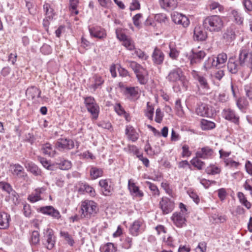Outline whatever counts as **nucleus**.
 Wrapping results in <instances>:
<instances>
[{
  "mask_svg": "<svg viewBox=\"0 0 252 252\" xmlns=\"http://www.w3.org/2000/svg\"><path fill=\"white\" fill-rule=\"evenodd\" d=\"M235 37V29L233 26L227 28L222 35V38L228 42L233 41Z\"/></svg>",
  "mask_w": 252,
  "mask_h": 252,
  "instance_id": "nucleus-29",
  "label": "nucleus"
},
{
  "mask_svg": "<svg viewBox=\"0 0 252 252\" xmlns=\"http://www.w3.org/2000/svg\"><path fill=\"white\" fill-rule=\"evenodd\" d=\"M55 147L59 151L69 150L74 148V143L71 139L60 138L56 142Z\"/></svg>",
  "mask_w": 252,
  "mask_h": 252,
  "instance_id": "nucleus-6",
  "label": "nucleus"
},
{
  "mask_svg": "<svg viewBox=\"0 0 252 252\" xmlns=\"http://www.w3.org/2000/svg\"><path fill=\"white\" fill-rule=\"evenodd\" d=\"M161 187L165 190L166 193L171 197L173 196V192L172 189L170 188L169 184L167 182H162L161 184Z\"/></svg>",
  "mask_w": 252,
  "mask_h": 252,
  "instance_id": "nucleus-59",
  "label": "nucleus"
},
{
  "mask_svg": "<svg viewBox=\"0 0 252 252\" xmlns=\"http://www.w3.org/2000/svg\"><path fill=\"white\" fill-rule=\"evenodd\" d=\"M195 112L197 115L201 117H212L214 115L211 107L205 103L198 105L196 108Z\"/></svg>",
  "mask_w": 252,
  "mask_h": 252,
  "instance_id": "nucleus-8",
  "label": "nucleus"
},
{
  "mask_svg": "<svg viewBox=\"0 0 252 252\" xmlns=\"http://www.w3.org/2000/svg\"><path fill=\"white\" fill-rule=\"evenodd\" d=\"M125 134L128 139L132 142H135L139 138V134L133 126L129 125L126 126Z\"/></svg>",
  "mask_w": 252,
  "mask_h": 252,
  "instance_id": "nucleus-25",
  "label": "nucleus"
},
{
  "mask_svg": "<svg viewBox=\"0 0 252 252\" xmlns=\"http://www.w3.org/2000/svg\"><path fill=\"white\" fill-rule=\"evenodd\" d=\"M40 51L44 55H49L52 53V49L50 45L47 44H44L41 47Z\"/></svg>",
  "mask_w": 252,
  "mask_h": 252,
  "instance_id": "nucleus-62",
  "label": "nucleus"
},
{
  "mask_svg": "<svg viewBox=\"0 0 252 252\" xmlns=\"http://www.w3.org/2000/svg\"><path fill=\"white\" fill-rule=\"evenodd\" d=\"M220 168L215 165H210L205 169L207 174L209 175H215L220 172Z\"/></svg>",
  "mask_w": 252,
  "mask_h": 252,
  "instance_id": "nucleus-47",
  "label": "nucleus"
},
{
  "mask_svg": "<svg viewBox=\"0 0 252 252\" xmlns=\"http://www.w3.org/2000/svg\"><path fill=\"white\" fill-rule=\"evenodd\" d=\"M145 184L148 187L149 189L151 191L153 196L156 197L159 195V190L156 185L149 181H146L145 182Z\"/></svg>",
  "mask_w": 252,
  "mask_h": 252,
  "instance_id": "nucleus-45",
  "label": "nucleus"
},
{
  "mask_svg": "<svg viewBox=\"0 0 252 252\" xmlns=\"http://www.w3.org/2000/svg\"><path fill=\"white\" fill-rule=\"evenodd\" d=\"M40 212L44 215L51 216L56 219H59L61 217L59 211L52 206L41 207L40 208Z\"/></svg>",
  "mask_w": 252,
  "mask_h": 252,
  "instance_id": "nucleus-15",
  "label": "nucleus"
},
{
  "mask_svg": "<svg viewBox=\"0 0 252 252\" xmlns=\"http://www.w3.org/2000/svg\"><path fill=\"white\" fill-rule=\"evenodd\" d=\"M43 244L48 250H51L55 244V238L53 231L51 229H47L44 235Z\"/></svg>",
  "mask_w": 252,
  "mask_h": 252,
  "instance_id": "nucleus-9",
  "label": "nucleus"
},
{
  "mask_svg": "<svg viewBox=\"0 0 252 252\" xmlns=\"http://www.w3.org/2000/svg\"><path fill=\"white\" fill-rule=\"evenodd\" d=\"M199 157L195 156L191 160V164L198 170H201L205 166V162L201 161Z\"/></svg>",
  "mask_w": 252,
  "mask_h": 252,
  "instance_id": "nucleus-41",
  "label": "nucleus"
},
{
  "mask_svg": "<svg viewBox=\"0 0 252 252\" xmlns=\"http://www.w3.org/2000/svg\"><path fill=\"white\" fill-rule=\"evenodd\" d=\"M155 20L160 23H165L167 20V17L165 14H157L155 16Z\"/></svg>",
  "mask_w": 252,
  "mask_h": 252,
  "instance_id": "nucleus-64",
  "label": "nucleus"
},
{
  "mask_svg": "<svg viewBox=\"0 0 252 252\" xmlns=\"http://www.w3.org/2000/svg\"><path fill=\"white\" fill-rule=\"evenodd\" d=\"M242 3L247 12L252 11V0H242Z\"/></svg>",
  "mask_w": 252,
  "mask_h": 252,
  "instance_id": "nucleus-58",
  "label": "nucleus"
},
{
  "mask_svg": "<svg viewBox=\"0 0 252 252\" xmlns=\"http://www.w3.org/2000/svg\"><path fill=\"white\" fill-rule=\"evenodd\" d=\"M239 60L241 65H243L245 62L248 61V66L252 69V53L241 51L239 54Z\"/></svg>",
  "mask_w": 252,
  "mask_h": 252,
  "instance_id": "nucleus-20",
  "label": "nucleus"
},
{
  "mask_svg": "<svg viewBox=\"0 0 252 252\" xmlns=\"http://www.w3.org/2000/svg\"><path fill=\"white\" fill-rule=\"evenodd\" d=\"M201 127L202 130H210L215 127V124L210 121L205 119H202L200 122Z\"/></svg>",
  "mask_w": 252,
  "mask_h": 252,
  "instance_id": "nucleus-38",
  "label": "nucleus"
},
{
  "mask_svg": "<svg viewBox=\"0 0 252 252\" xmlns=\"http://www.w3.org/2000/svg\"><path fill=\"white\" fill-rule=\"evenodd\" d=\"M191 74L193 78L198 81L200 86L203 89H209V85L206 78L204 76L201 75L198 72L194 70L191 71Z\"/></svg>",
  "mask_w": 252,
  "mask_h": 252,
  "instance_id": "nucleus-19",
  "label": "nucleus"
},
{
  "mask_svg": "<svg viewBox=\"0 0 252 252\" xmlns=\"http://www.w3.org/2000/svg\"><path fill=\"white\" fill-rule=\"evenodd\" d=\"M207 37V32L200 27H195L194 29L193 39L196 41H204Z\"/></svg>",
  "mask_w": 252,
  "mask_h": 252,
  "instance_id": "nucleus-26",
  "label": "nucleus"
},
{
  "mask_svg": "<svg viewBox=\"0 0 252 252\" xmlns=\"http://www.w3.org/2000/svg\"><path fill=\"white\" fill-rule=\"evenodd\" d=\"M166 79L170 83L181 82L183 85L186 81V76L180 67H175L171 69L166 76Z\"/></svg>",
  "mask_w": 252,
  "mask_h": 252,
  "instance_id": "nucleus-5",
  "label": "nucleus"
},
{
  "mask_svg": "<svg viewBox=\"0 0 252 252\" xmlns=\"http://www.w3.org/2000/svg\"><path fill=\"white\" fill-rule=\"evenodd\" d=\"M216 58L214 56H211L209 57L204 63L203 68L205 70L207 71L212 67H218L217 65H216L215 62Z\"/></svg>",
  "mask_w": 252,
  "mask_h": 252,
  "instance_id": "nucleus-36",
  "label": "nucleus"
},
{
  "mask_svg": "<svg viewBox=\"0 0 252 252\" xmlns=\"http://www.w3.org/2000/svg\"><path fill=\"white\" fill-rule=\"evenodd\" d=\"M43 9L45 12L46 18L47 19V20L52 19L54 15V13L53 12L54 10L53 8L51 7L50 4L48 3L45 2L43 5Z\"/></svg>",
  "mask_w": 252,
  "mask_h": 252,
  "instance_id": "nucleus-39",
  "label": "nucleus"
},
{
  "mask_svg": "<svg viewBox=\"0 0 252 252\" xmlns=\"http://www.w3.org/2000/svg\"><path fill=\"white\" fill-rule=\"evenodd\" d=\"M104 82L102 78L98 75H94L89 80V88L95 91Z\"/></svg>",
  "mask_w": 252,
  "mask_h": 252,
  "instance_id": "nucleus-21",
  "label": "nucleus"
},
{
  "mask_svg": "<svg viewBox=\"0 0 252 252\" xmlns=\"http://www.w3.org/2000/svg\"><path fill=\"white\" fill-rule=\"evenodd\" d=\"M215 58H216V65H217L218 67H222L227 60V56L226 54L224 53L219 54L218 56L215 57Z\"/></svg>",
  "mask_w": 252,
  "mask_h": 252,
  "instance_id": "nucleus-35",
  "label": "nucleus"
},
{
  "mask_svg": "<svg viewBox=\"0 0 252 252\" xmlns=\"http://www.w3.org/2000/svg\"><path fill=\"white\" fill-rule=\"evenodd\" d=\"M145 116L150 120H153V115L154 113V108L151 104L150 102H148L147 103V108L145 110Z\"/></svg>",
  "mask_w": 252,
  "mask_h": 252,
  "instance_id": "nucleus-44",
  "label": "nucleus"
},
{
  "mask_svg": "<svg viewBox=\"0 0 252 252\" xmlns=\"http://www.w3.org/2000/svg\"><path fill=\"white\" fill-rule=\"evenodd\" d=\"M209 8L211 10H214L218 9V11L221 12L223 10V7L221 5L219 2L213 1L209 5Z\"/></svg>",
  "mask_w": 252,
  "mask_h": 252,
  "instance_id": "nucleus-56",
  "label": "nucleus"
},
{
  "mask_svg": "<svg viewBox=\"0 0 252 252\" xmlns=\"http://www.w3.org/2000/svg\"><path fill=\"white\" fill-rule=\"evenodd\" d=\"M174 224L178 227H183L186 225V219L181 212H175L171 217Z\"/></svg>",
  "mask_w": 252,
  "mask_h": 252,
  "instance_id": "nucleus-16",
  "label": "nucleus"
},
{
  "mask_svg": "<svg viewBox=\"0 0 252 252\" xmlns=\"http://www.w3.org/2000/svg\"><path fill=\"white\" fill-rule=\"evenodd\" d=\"M0 188H1L3 190L7 192L8 194H11L12 195L15 196L16 192L14 190H13L10 184L5 182H0Z\"/></svg>",
  "mask_w": 252,
  "mask_h": 252,
  "instance_id": "nucleus-46",
  "label": "nucleus"
},
{
  "mask_svg": "<svg viewBox=\"0 0 252 252\" xmlns=\"http://www.w3.org/2000/svg\"><path fill=\"white\" fill-rule=\"evenodd\" d=\"M90 175L93 179H97L103 175V171L101 169L96 167H92L90 169Z\"/></svg>",
  "mask_w": 252,
  "mask_h": 252,
  "instance_id": "nucleus-42",
  "label": "nucleus"
},
{
  "mask_svg": "<svg viewBox=\"0 0 252 252\" xmlns=\"http://www.w3.org/2000/svg\"><path fill=\"white\" fill-rule=\"evenodd\" d=\"M231 14L233 17L235 22L241 25L243 22V18L242 17L241 13L236 10H233L231 11Z\"/></svg>",
  "mask_w": 252,
  "mask_h": 252,
  "instance_id": "nucleus-51",
  "label": "nucleus"
},
{
  "mask_svg": "<svg viewBox=\"0 0 252 252\" xmlns=\"http://www.w3.org/2000/svg\"><path fill=\"white\" fill-rule=\"evenodd\" d=\"M134 54L142 60H146L148 58V56L139 49L135 48Z\"/></svg>",
  "mask_w": 252,
  "mask_h": 252,
  "instance_id": "nucleus-61",
  "label": "nucleus"
},
{
  "mask_svg": "<svg viewBox=\"0 0 252 252\" xmlns=\"http://www.w3.org/2000/svg\"><path fill=\"white\" fill-rule=\"evenodd\" d=\"M187 193L196 204H197L199 203L200 198L194 190L192 189H189L187 191Z\"/></svg>",
  "mask_w": 252,
  "mask_h": 252,
  "instance_id": "nucleus-54",
  "label": "nucleus"
},
{
  "mask_svg": "<svg viewBox=\"0 0 252 252\" xmlns=\"http://www.w3.org/2000/svg\"><path fill=\"white\" fill-rule=\"evenodd\" d=\"M41 91L37 87L32 86L27 90L26 94L32 100L40 97Z\"/></svg>",
  "mask_w": 252,
  "mask_h": 252,
  "instance_id": "nucleus-31",
  "label": "nucleus"
},
{
  "mask_svg": "<svg viewBox=\"0 0 252 252\" xmlns=\"http://www.w3.org/2000/svg\"><path fill=\"white\" fill-rule=\"evenodd\" d=\"M170 52L169 53V57L173 60H176L178 57L179 52L175 48V45L173 43H170L169 44Z\"/></svg>",
  "mask_w": 252,
  "mask_h": 252,
  "instance_id": "nucleus-43",
  "label": "nucleus"
},
{
  "mask_svg": "<svg viewBox=\"0 0 252 252\" xmlns=\"http://www.w3.org/2000/svg\"><path fill=\"white\" fill-rule=\"evenodd\" d=\"M172 21L176 24L182 25L183 27H187L189 25V20L186 16L178 12L173 13L172 15Z\"/></svg>",
  "mask_w": 252,
  "mask_h": 252,
  "instance_id": "nucleus-13",
  "label": "nucleus"
},
{
  "mask_svg": "<svg viewBox=\"0 0 252 252\" xmlns=\"http://www.w3.org/2000/svg\"><path fill=\"white\" fill-rule=\"evenodd\" d=\"M128 187L131 194L134 197L141 198L144 196L143 191L139 189L135 183H131V180L128 181Z\"/></svg>",
  "mask_w": 252,
  "mask_h": 252,
  "instance_id": "nucleus-24",
  "label": "nucleus"
},
{
  "mask_svg": "<svg viewBox=\"0 0 252 252\" xmlns=\"http://www.w3.org/2000/svg\"><path fill=\"white\" fill-rule=\"evenodd\" d=\"M152 58L154 63L161 64L164 60V55L160 49L155 48L152 54Z\"/></svg>",
  "mask_w": 252,
  "mask_h": 252,
  "instance_id": "nucleus-23",
  "label": "nucleus"
},
{
  "mask_svg": "<svg viewBox=\"0 0 252 252\" xmlns=\"http://www.w3.org/2000/svg\"><path fill=\"white\" fill-rule=\"evenodd\" d=\"M41 150L44 155L50 157H54L56 154V151L53 149L52 145L49 143L43 145Z\"/></svg>",
  "mask_w": 252,
  "mask_h": 252,
  "instance_id": "nucleus-37",
  "label": "nucleus"
},
{
  "mask_svg": "<svg viewBox=\"0 0 252 252\" xmlns=\"http://www.w3.org/2000/svg\"><path fill=\"white\" fill-rule=\"evenodd\" d=\"M61 237H63L70 246H73L74 244V241L71 236L66 231H61L60 233Z\"/></svg>",
  "mask_w": 252,
  "mask_h": 252,
  "instance_id": "nucleus-48",
  "label": "nucleus"
},
{
  "mask_svg": "<svg viewBox=\"0 0 252 252\" xmlns=\"http://www.w3.org/2000/svg\"><path fill=\"white\" fill-rule=\"evenodd\" d=\"M117 247L112 243H107L102 248L101 252H116Z\"/></svg>",
  "mask_w": 252,
  "mask_h": 252,
  "instance_id": "nucleus-49",
  "label": "nucleus"
},
{
  "mask_svg": "<svg viewBox=\"0 0 252 252\" xmlns=\"http://www.w3.org/2000/svg\"><path fill=\"white\" fill-rule=\"evenodd\" d=\"M24 165L27 169L35 176L41 175V170L33 162L26 161Z\"/></svg>",
  "mask_w": 252,
  "mask_h": 252,
  "instance_id": "nucleus-30",
  "label": "nucleus"
},
{
  "mask_svg": "<svg viewBox=\"0 0 252 252\" xmlns=\"http://www.w3.org/2000/svg\"><path fill=\"white\" fill-rule=\"evenodd\" d=\"M46 190V188L41 187L36 189L34 192L29 195L28 199L32 203L36 202L42 199L41 194H43Z\"/></svg>",
  "mask_w": 252,
  "mask_h": 252,
  "instance_id": "nucleus-17",
  "label": "nucleus"
},
{
  "mask_svg": "<svg viewBox=\"0 0 252 252\" xmlns=\"http://www.w3.org/2000/svg\"><path fill=\"white\" fill-rule=\"evenodd\" d=\"M236 104L239 109L243 110L247 106L248 102L244 98L241 97L237 99Z\"/></svg>",
  "mask_w": 252,
  "mask_h": 252,
  "instance_id": "nucleus-57",
  "label": "nucleus"
},
{
  "mask_svg": "<svg viewBox=\"0 0 252 252\" xmlns=\"http://www.w3.org/2000/svg\"><path fill=\"white\" fill-rule=\"evenodd\" d=\"M10 170L13 176L18 178L25 179L27 176L26 173L24 172L23 167L19 164H11Z\"/></svg>",
  "mask_w": 252,
  "mask_h": 252,
  "instance_id": "nucleus-18",
  "label": "nucleus"
},
{
  "mask_svg": "<svg viewBox=\"0 0 252 252\" xmlns=\"http://www.w3.org/2000/svg\"><path fill=\"white\" fill-rule=\"evenodd\" d=\"M10 216L6 213H0V229H6L9 226Z\"/></svg>",
  "mask_w": 252,
  "mask_h": 252,
  "instance_id": "nucleus-27",
  "label": "nucleus"
},
{
  "mask_svg": "<svg viewBox=\"0 0 252 252\" xmlns=\"http://www.w3.org/2000/svg\"><path fill=\"white\" fill-rule=\"evenodd\" d=\"M84 104L88 111L91 114L93 120H96L99 113V107L94 97L88 96L84 98Z\"/></svg>",
  "mask_w": 252,
  "mask_h": 252,
  "instance_id": "nucleus-4",
  "label": "nucleus"
},
{
  "mask_svg": "<svg viewBox=\"0 0 252 252\" xmlns=\"http://www.w3.org/2000/svg\"><path fill=\"white\" fill-rule=\"evenodd\" d=\"M127 65L133 70L141 84H146L148 80V73L145 68L136 62L131 61H127Z\"/></svg>",
  "mask_w": 252,
  "mask_h": 252,
  "instance_id": "nucleus-2",
  "label": "nucleus"
},
{
  "mask_svg": "<svg viewBox=\"0 0 252 252\" xmlns=\"http://www.w3.org/2000/svg\"><path fill=\"white\" fill-rule=\"evenodd\" d=\"M206 56V53L203 51L195 52L191 50L189 56V60L191 65L200 63Z\"/></svg>",
  "mask_w": 252,
  "mask_h": 252,
  "instance_id": "nucleus-12",
  "label": "nucleus"
},
{
  "mask_svg": "<svg viewBox=\"0 0 252 252\" xmlns=\"http://www.w3.org/2000/svg\"><path fill=\"white\" fill-rule=\"evenodd\" d=\"M82 189L91 196H94L95 194V192L94 188L88 184H84Z\"/></svg>",
  "mask_w": 252,
  "mask_h": 252,
  "instance_id": "nucleus-60",
  "label": "nucleus"
},
{
  "mask_svg": "<svg viewBox=\"0 0 252 252\" xmlns=\"http://www.w3.org/2000/svg\"><path fill=\"white\" fill-rule=\"evenodd\" d=\"M110 183V180L107 179H102L99 182V185L102 189L103 194L105 196H109L112 193L113 188Z\"/></svg>",
  "mask_w": 252,
  "mask_h": 252,
  "instance_id": "nucleus-22",
  "label": "nucleus"
},
{
  "mask_svg": "<svg viewBox=\"0 0 252 252\" xmlns=\"http://www.w3.org/2000/svg\"><path fill=\"white\" fill-rule=\"evenodd\" d=\"M89 31L92 37L103 39L106 38L107 33L105 30L99 27H89Z\"/></svg>",
  "mask_w": 252,
  "mask_h": 252,
  "instance_id": "nucleus-14",
  "label": "nucleus"
},
{
  "mask_svg": "<svg viewBox=\"0 0 252 252\" xmlns=\"http://www.w3.org/2000/svg\"><path fill=\"white\" fill-rule=\"evenodd\" d=\"M40 241L39 233L37 231H33L31 236V243L33 245L37 244Z\"/></svg>",
  "mask_w": 252,
  "mask_h": 252,
  "instance_id": "nucleus-55",
  "label": "nucleus"
},
{
  "mask_svg": "<svg viewBox=\"0 0 252 252\" xmlns=\"http://www.w3.org/2000/svg\"><path fill=\"white\" fill-rule=\"evenodd\" d=\"M214 154V151L209 146L199 148L195 153V156L203 159L212 158Z\"/></svg>",
  "mask_w": 252,
  "mask_h": 252,
  "instance_id": "nucleus-11",
  "label": "nucleus"
},
{
  "mask_svg": "<svg viewBox=\"0 0 252 252\" xmlns=\"http://www.w3.org/2000/svg\"><path fill=\"white\" fill-rule=\"evenodd\" d=\"M125 94L130 99H135L138 97V89L135 87H126Z\"/></svg>",
  "mask_w": 252,
  "mask_h": 252,
  "instance_id": "nucleus-34",
  "label": "nucleus"
},
{
  "mask_svg": "<svg viewBox=\"0 0 252 252\" xmlns=\"http://www.w3.org/2000/svg\"><path fill=\"white\" fill-rule=\"evenodd\" d=\"M58 167L62 170H68L72 166L71 162L66 159L61 160L60 162L57 163Z\"/></svg>",
  "mask_w": 252,
  "mask_h": 252,
  "instance_id": "nucleus-50",
  "label": "nucleus"
},
{
  "mask_svg": "<svg viewBox=\"0 0 252 252\" xmlns=\"http://www.w3.org/2000/svg\"><path fill=\"white\" fill-rule=\"evenodd\" d=\"M203 26L205 29L211 32H220L224 27V22L219 15H211L206 17L203 21Z\"/></svg>",
  "mask_w": 252,
  "mask_h": 252,
  "instance_id": "nucleus-1",
  "label": "nucleus"
},
{
  "mask_svg": "<svg viewBox=\"0 0 252 252\" xmlns=\"http://www.w3.org/2000/svg\"><path fill=\"white\" fill-rule=\"evenodd\" d=\"M116 34L117 38L123 42L126 40L129 37L126 35L121 30H116Z\"/></svg>",
  "mask_w": 252,
  "mask_h": 252,
  "instance_id": "nucleus-63",
  "label": "nucleus"
},
{
  "mask_svg": "<svg viewBox=\"0 0 252 252\" xmlns=\"http://www.w3.org/2000/svg\"><path fill=\"white\" fill-rule=\"evenodd\" d=\"M159 206L163 214H168L174 208V202L167 197H162L159 202Z\"/></svg>",
  "mask_w": 252,
  "mask_h": 252,
  "instance_id": "nucleus-7",
  "label": "nucleus"
},
{
  "mask_svg": "<svg viewBox=\"0 0 252 252\" xmlns=\"http://www.w3.org/2000/svg\"><path fill=\"white\" fill-rule=\"evenodd\" d=\"M122 44L129 51H132L135 49L134 42L130 37H128L124 41Z\"/></svg>",
  "mask_w": 252,
  "mask_h": 252,
  "instance_id": "nucleus-52",
  "label": "nucleus"
},
{
  "mask_svg": "<svg viewBox=\"0 0 252 252\" xmlns=\"http://www.w3.org/2000/svg\"><path fill=\"white\" fill-rule=\"evenodd\" d=\"M160 5L162 8L175 9L177 5V0H159Z\"/></svg>",
  "mask_w": 252,
  "mask_h": 252,
  "instance_id": "nucleus-32",
  "label": "nucleus"
},
{
  "mask_svg": "<svg viewBox=\"0 0 252 252\" xmlns=\"http://www.w3.org/2000/svg\"><path fill=\"white\" fill-rule=\"evenodd\" d=\"M237 197L239 199L240 202L246 207L248 209H249L251 207V203L248 201L247 198L243 192H238L237 193Z\"/></svg>",
  "mask_w": 252,
  "mask_h": 252,
  "instance_id": "nucleus-40",
  "label": "nucleus"
},
{
  "mask_svg": "<svg viewBox=\"0 0 252 252\" xmlns=\"http://www.w3.org/2000/svg\"><path fill=\"white\" fill-rule=\"evenodd\" d=\"M142 222L139 220L134 221L129 228V232L134 236H137L141 231Z\"/></svg>",
  "mask_w": 252,
  "mask_h": 252,
  "instance_id": "nucleus-33",
  "label": "nucleus"
},
{
  "mask_svg": "<svg viewBox=\"0 0 252 252\" xmlns=\"http://www.w3.org/2000/svg\"><path fill=\"white\" fill-rule=\"evenodd\" d=\"M98 208L96 203L93 200H86L81 203V218H90L97 213Z\"/></svg>",
  "mask_w": 252,
  "mask_h": 252,
  "instance_id": "nucleus-3",
  "label": "nucleus"
},
{
  "mask_svg": "<svg viewBox=\"0 0 252 252\" xmlns=\"http://www.w3.org/2000/svg\"><path fill=\"white\" fill-rule=\"evenodd\" d=\"M227 69L229 72L236 74L239 70V66L235 58L232 57L229 58L227 63Z\"/></svg>",
  "mask_w": 252,
  "mask_h": 252,
  "instance_id": "nucleus-28",
  "label": "nucleus"
},
{
  "mask_svg": "<svg viewBox=\"0 0 252 252\" xmlns=\"http://www.w3.org/2000/svg\"><path fill=\"white\" fill-rule=\"evenodd\" d=\"M222 116L225 120L230 121L235 124L238 125L239 124V117L237 116L235 112L230 108L224 109L221 113Z\"/></svg>",
  "mask_w": 252,
  "mask_h": 252,
  "instance_id": "nucleus-10",
  "label": "nucleus"
},
{
  "mask_svg": "<svg viewBox=\"0 0 252 252\" xmlns=\"http://www.w3.org/2000/svg\"><path fill=\"white\" fill-rule=\"evenodd\" d=\"M79 1V0H69L70 9L71 12L75 15H77L79 12L77 10Z\"/></svg>",
  "mask_w": 252,
  "mask_h": 252,
  "instance_id": "nucleus-53",
  "label": "nucleus"
}]
</instances>
